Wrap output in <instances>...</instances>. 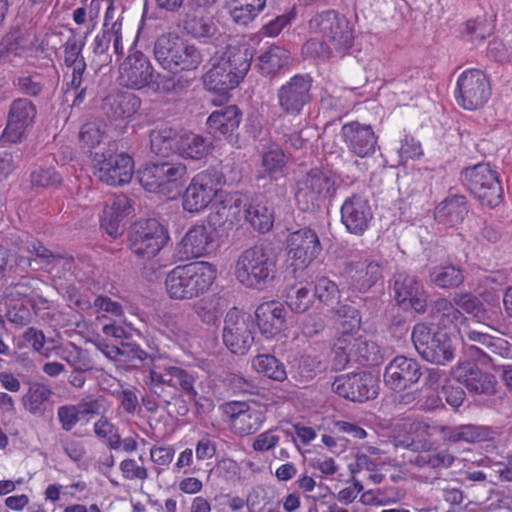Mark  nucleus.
Instances as JSON below:
<instances>
[{
    "label": "nucleus",
    "instance_id": "nucleus-5",
    "mask_svg": "<svg viewBox=\"0 0 512 512\" xmlns=\"http://www.w3.org/2000/svg\"><path fill=\"white\" fill-rule=\"evenodd\" d=\"M137 177L145 190L172 198L180 194L188 174L183 163L157 161L145 164Z\"/></svg>",
    "mask_w": 512,
    "mask_h": 512
},
{
    "label": "nucleus",
    "instance_id": "nucleus-4",
    "mask_svg": "<svg viewBox=\"0 0 512 512\" xmlns=\"http://www.w3.org/2000/svg\"><path fill=\"white\" fill-rule=\"evenodd\" d=\"M360 320L355 319L351 331H343L334 343L333 367L344 370L350 363L361 366H376L382 362L383 355L380 347L374 341L356 337L352 331L359 330Z\"/></svg>",
    "mask_w": 512,
    "mask_h": 512
},
{
    "label": "nucleus",
    "instance_id": "nucleus-12",
    "mask_svg": "<svg viewBox=\"0 0 512 512\" xmlns=\"http://www.w3.org/2000/svg\"><path fill=\"white\" fill-rule=\"evenodd\" d=\"M469 191L483 206L494 208L502 202L503 189L497 171L488 163H479L462 172Z\"/></svg>",
    "mask_w": 512,
    "mask_h": 512
},
{
    "label": "nucleus",
    "instance_id": "nucleus-51",
    "mask_svg": "<svg viewBox=\"0 0 512 512\" xmlns=\"http://www.w3.org/2000/svg\"><path fill=\"white\" fill-rule=\"evenodd\" d=\"M31 185L36 188L57 187L62 182V177L52 167L38 168L31 173Z\"/></svg>",
    "mask_w": 512,
    "mask_h": 512
},
{
    "label": "nucleus",
    "instance_id": "nucleus-20",
    "mask_svg": "<svg viewBox=\"0 0 512 512\" xmlns=\"http://www.w3.org/2000/svg\"><path fill=\"white\" fill-rule=\"evenodd\" d=\"M332 388L339 396L354 402H365L374 399L378 394L376 380L367 373L338 376Z\"/></svg>",
    "mask_w": 512,
    "mask_h": 512
},
{
    "label": "nucleus",
    "instance_id": "nucleus-1",
    "mask_svg": "<svg viewBox=\"0 0 512 512\" xmlns=\"http://www.w3.org/2000/svg\"><path fill=\"white\" fill-rule=\"evenodd\" d=\"M234 276L246 288L265 290L273 287L279 277L277 255L263 244L247 248L237 257Z\"/></svg>",
    "mask_w": 512,
    "mask_h": 512
},
{
    "label": "nucleus",
    "instance_id": "nucleus-48",
    "mask_svg": "<svg viewBox=\"0 0 512 512\" xmlns=\"http://www.w3.org/2000/svg\"><path fill=\"white\" fill-rule=\"evenodd\" d=\"M148 356L149 354L138 344L127 340L120 342L119 364L130 368H139Z\"/></svg>",
    "mask_w": 512,
    "mask_h": 512
},
{
    "label": "nucleus",
    "instance_id": "nucleus-46",
    "mask_svg": "<svg viewBox=\"0 0 512 512\" xmlns=\"http://www.w3.org/2000/svg\"><path fill=\"white\" fill-rule=\"evenodd\" d=\"M314 296L324 305L334 308L339 303L340 291L335 282L322 276L316 279Z\"/></svg>",
    "mask_w": 512,
    "mask_h": 512
},
{
    "label": "nucleus",
    "instance_id": "nucleus-9",
    "mask_svg": "<svg viewBox=\"0 0 512 512\" xmlns=\"http://www.w3.org/2000/svg\"><path fill=\"white\" fill-rule=\"evenodd\" d=\"M216 0H192L186 11L179 16L178 26L182 32L200 42H214L221 36L215 18L208 9Z\"/></svg>",
    "mask_w": 512,
    "mask_h": 512
},
{
    "label": "nucleus",
    "instance_id": "nucleus-18",
    "mask_svg": "<svg viewBox=\"0 0 512 512\" xmlns=\"http://www.w3.org/2000/svg\"><path fill=\"white\" fill-rule=\"evenodd\" d=\"M37 115V108L27 98H17L12 101L7 116V124L0 141L19 143L25 136L26 129L32 126Z\"/></svg>",
    "mask_w": 512,
    "mask_h": 512
},
{
    "label": "nucleus",
    "instance_id": "nucleus-42",
    "mask_svg": "<svg viewBox=\"0 0 512 512\" xmlns=\"http://www.w3.org/2000/svg\"><path fill=\"white\" fill-rule=\"evenodd\" d=\"M263 420L262 412L249 406L237 420H232L231 428L235 434L243 437L255 433L261 427Z\"/></svg>",
    "mask_w": 512,
    "mask_h": 512
},
{
    "label": "nucleus",
    "instance_id": "nucleus-60",
    "mask_svg": "<svg viewBox=\"0 0 512 512\" xmlns=\"http://www.w3.org/2000/svg\"><path fill=\"white\" fill-rule=\"evenodd\" d=\"M133 211L130 199L125 195H119L113 198L111 205L106 206L104 213H110L121 218H125Z\"/></svg>",
    "mask_w": 512,
    "mask_h": 512
},
{
    "label": "nucleus",
    "instance_id": "nucleus-64",
    "mask_svg": "<svg viewBox=\"0 0 512 512\" xmlns=\"http://www.w3.org/2000/svg\"><path fill=\"white\" fill-rule=\"evenodd\" d=\"M301 328L305 336L313 337L324 330L325 322L320 314H309L302 320Z\"/></svg>",
    "mask_w": 512,
    "mask_h": 512
},
{
    "label": "nucleus",
    "instance_id": "nucleus-13",
    "mask_svg": "<svg viewBox=\"0 0 512 512\" xmlns=\"http://www.w3.org/2000/svg\"><path fill=\"white\" fill-rule=\"evenodd\" d=\"M295 200L300 210L315 211L326 197L336 192V181L329 172L319 168L311 169L297 182Z\"/></svg>",
    "mask_w": 512,
    "mask_h": 512
},
{
    "label": "nucleus",
    "instance_id": "nucleus-59",
    "mask_svg": "<svg viewBox=\"0 0 512 512\" xmlns=\"http://www.w3.org/2000/svg\"><path fill=\"white\" fill-rule=\"evenodd\" d=\"M79 139L85 146L93 148L100 144L102 133L95 123L89 122L81 127Z\"/></svg>",
    "mask_w": 512,
    "mask_h": 512
},
{
    "label": "nucleus",
    "instance_id": "nucleus-54",
    "mask_svg": "<svg viewBox=\"0 0 512 512\" xmlns=\"http://www.w3.org/2000/svg\"><path fill=\"white\" fill-rule=\"evenodd\" d=\"M149 88L158 93L180 94L184 90L185 84L175 76L158 74L152 78Z\"/></svg>",
    "mask_w": 512,
    "mask_h": 512
},
{
    "label": "nucleus",
    "instance_id": "nucleus-57",
    "mask_svg": "<svg viewBox=\"0 0 512 512\" xmlns=\"http://www.w3.org/2000/svg\"><path fill=\"white\" fill-rule=\"evenodd\" d=\"M57 417L61 424V428L66 432L71 431L80 420V416L75 405H63L58 407Z\"/></svg>",
    "mask_w": 512,
    "mask_h": 512
},
{
    "label": "nucleus",
    "instance_id": "nucleus-55",
    "mask_svg": "<svg viewBox=\"0 0 512 512\" xmlns=\"http://www.w3.org/2000/svg\"><path fill=\"white\" fill-rule=\"evenodd\" d=\"M171 376L174 378L175 389L179 388L191 399L194 400L197 396V391L194 388L195 377L187 370L174 366Z\"/></svg>",
    "mask_w": 512,
    "mask_h": 512
},
{
    "label": "nucleus",
    "instance_id": "nucleus-27",
    "mask_svg": "<svg viewBox=\"0 0 512 512\" xmlns=\"http://www.w3.org/2000/svg\"><path fill=\"white\" fill-rule=\"evenodd\" d=\"M172 369H174V366L162 367L153 364L145 380L150 392L166 405H170L174 400L181 397V394L175 389L174 378L171 376L173 374Z\"/></svg>",
    "mask_w": 512,
    "mask_h": 512
},
{
    "label": "nucleus",
    "instance_id": "nucleus-61",
    "mask_svg": "<svg viewBox=\"0 0 512 512\" xmlns=\"http://www.w3.org/2000/svg\"><path fill=\"white\" fill-rule=\"evenodd\" d=\"M486 350V362L494 366V362L497 356L506 357L510 353L508 342L492 336V341L487 345Z\"/></svg>",
    "mask_w": 512,
    "mask_h": 512
},
{
    "label": "nucleus",
    "instance_id": "nucleus-6",
    "mask_svg": "<svg viewBox=\"0 0 512 512\" xmlns=\"http://www.w3.org/2000/svg\"><path fill=\"white\" fill-rule=\"evenodd\" d=\"M309 29L311 33L327 41L337 57H344L353 47V25L335 10H326L314 15L309 20Z\"/></svg>",
    "mask_w": 512,
    "mask_h": 512
},
{
    "label": "nucleus",
    "instance_id": "nucleus-25",
    "mask_svg": "<svg viewBox=\"0 0 512 512\" xmlns=\"http://www.w3.org/2000/svg\"><path fill=\"white\" fill-rule=\"evenodd\" d=\"M154 78V69L148 57L141 52L129 55L120 67V84L131 89L149 87Z\"/></svg>",
    "mask_w": 512,
    "mask_h": 512
},
{
    "label": "nucleus",
    "instance_id": "nucleus-30",
    "mask_svg": "<svg viewBox=\"0 0 512 512\" xmlns=\"http://www.w3.org/2000/svg\"><path fill=\"white\" fill-rule=\"evenodd\" d=\"M141 106V99L131 92L113 91L102 102V110L112 119H124L135 115Z\"/></svg>",
    "mask_w": 512,
    "mask_h": 512
},
{
    "label": "nucleus",
    "instance_id": "nucleus-62",
    "mask_svg": "<svg viewBox=\"0 0 512 512\" xmlns=\"http://www.w3.org/2000/svg\"><path fill=\"white\" fill-rule=\"evenodd\" d=\"M493 27L491 24L486 23L484 19H476L466 23V32L471 35L472 40H484L487 36L491 35Z\"/></svg>",
    "mask_w": 512,
    "mask_h": 512
},
{
    "label": "nucleus",
    "instance_id": "nucleus-15",
    "mask_svg": "<svg viewBox=\"0 0 512 512\" xmlns=\"http://www.w3.org/2000/svg\"><path fill=\"white\" fill-rule=\"evenodd\" d=\"M312 84L313 79L309 74H296L282 84L276 95L281 111L291 116L300 115L312 101Z\"/></svg>",
    "mask_w": 512,
    "mask_h": 512
},
{
    "label": "nucleus",
    "instance_id": "nucleus-31",
    "mask_svg": "<svg viewBox=\"0 0 512 512\" xmlns=\"http://www.w3.org/2000/svg\"><path fill=\"white\" fill-rule=\"evenodd\" d=\"M255 317L261 333L271 337L280 333L284 328L286 309L277 301L264 302L257 307Z\"/></svg>",
    "mask_w": 512,
    "mask_h": 512
},
{
    "label": "nucleus",
    "instance_id": "nucleus-17",
    "mask_svg": "<svg viewBox=\"0 0 512 512\" xmlns=\"http://www.w3.org/2000/svg\"><path fill=\"white\" fill-rule=\"evenodd\" d=\"M491 95L486 75L478 69L464 71L457 81L456 99L464 109L481 108Z\"/></svg>",
    "mask_w": 512,
    "mask_h": 512
},
{
    "label": "nucleus",
    "instance_id": "nucleus-38",
    "mask_svg": "<svg viewBox=\"0 0 512 512\" xmlns=\"http://www.w3.org/2000/svg\"><path fill=\"white\" fill-rule=\"evenodd\" d=\"M150 149L155 155L166 157L177 149V132L170 127L153 129L149 134Z\"/></svg>",
    "mask_w": 512,
    "mask_h": 512
},
{
    "label": "nucleus",
    "instance_id": "nucleus-44",
    "mask_svg": "<svg viewBox=\"0 0 512 512\" xmlns=\"http://www.w3.org/2000/svg\"><path fill=\"white\" fill-rule=\"evenodd\" d=\"M486 439L487 432L483 427L475 426L472 424L450 426V433L448 436L449 442L476 443L485 441Z\"/></svg>",
    "mask_w": 512,
    "mask_h": 512
},
{
    "label": "nucleus",
    "instance_id": "nucleus-33",
    "mask_svg": "<svg viewBox=\"0 0 512 512\" xmlns=\"http://www.w3.org/2000/svg\"><path fill=\"white\" fill-rule=\"evenodd\" d=\"M458 380L471 395L493 396L497 393L496 377L476 366L467 369Z\"/></svg>",
    "mask_w": 512,
    "mask_h": 512
},
{
    "label": "nucleus",
    "instance_id": "nucleus-49",
    "mask_svg": "<svg viewBox=\"0 0 512 512\" xmlns=\"http://www.w3.org/2000/svg\"><path fill=\"white\" fill-rule=\"evenodd\" d=\"M23 249L26 252L35 255L36 259L40 260L44 265H57L61 261H65L67 263L72 261V258L70 257H64L59 253L50 251L38 240L28 241Z\"/></svg>",
    "mask_w": 512,
    "mask_h": 512
},
{
    "label": "nucleus",
    "instance_id": "nucleus-3",
    "mask_svg": "<svg viewBox=\"0 0 512 512\" xmlns=\"http://www.w3.org/2000/svg\"><path fill=\"white\" fill-rule=\"evenodd\" d=\"M216 279V269L208 262H193L173 268L166 276L168 295L176 300H188L206 292Z\"/></svg>",
    "mask_w": 512,
    "mask_h": 512
},
{
    "label": "nucleus",
    "instance_id": "nucleus-41",
    "mask_svg": "<svg viewBox=\"0 0 512 512\" xmlns=\"http://www.w3.org/2000/svg\"><path fill=\"white\" fill-rule=\"evenodd\" d=\"M253 368L264 376L279 382H283L287 378L284 364L274 355L260 354L252 360Z\"/></svg>",
    "mask_w": 512,
    "mask_h": 512
},
{
    "label": "nucleus",
    "instance_id": "nucleus-23",
    "mask_svg": "<svg viewBox=\"0 0 512 512\" xmlns=\"http://www.w3.org/2000/svg\"><path fill=\"white\" fill-rule=\"evenodd\" d=\"M341 223L349 233L362 235L373 219V211L369 201L360 194H353L343 202L341 209Z\"/></svg>",
    "mask_w": 512,
    "mask_h": 512
},
{
    "label": "nucleus",
    "instance_id": "nucleus-34",
    "mask_svg": "<svg viewBox=\"0 0 512 512\" xmlns=\"http://www.w3.org/2000/svg\"><path fill=\"white\" fill-rule=\"evenodd\" d=\"M468 213L466 197L452 195L445 198L434 211V217L438 223L455 226L464 220Z\"/></svg>",
    "mask_w": 512,
    "mask_h": 512
},
{
    "label": "nucleus",
    "instance_id": "nucleus-52",
    "mask_svg": "<svg viewBox=\"0 0 512 512\" xmlns=\"http://www.w3.org/2000/svg\"><path fill=\"white\" fill-rule=\"evenodd\" d=\"M247 206L248 204L244 203V199L240 194H230L219 203L215 216H225L226 218L231 216L233 219H237L242 207L245 210Z\"/></svg>",
    "mask_w": 512,
    "mask_h": 512
},
{
    "label": "nucleus",
    "instance_id": "nucleus-24",
    "mask_svg": "<svg viewBox=\"0 0 512 512\" xmlns=\"http://www.w3.org/2000/svg\"><path fill=\"white\" fill-rule=\"evenodd\" d=\"M393 290L394 298L399 305L410 307L418 313L426 310L427 295L416 276L397 272L394 275Z\"/></svg>",
    "mask_w": 512,
    "mask_h": 512
},
{
    "label": "nucleus",
    "instance_id": "nucleus-28",
    "mask_svg": "<svg viewBox=\"0 0 512 512\" xmlns=\"http://www.w3.org/2000/svg\"><path fill=\"white\" fill-rule=\"evenodd\" d=\"M453 303L460 311L472 315L477 322L484 325L485 329L496 330L493 323L497 318L498 311L485 305L476 295L471 292H456L453 295Z\"/></svg>",
    "mask_w": 512,
    "mask_h": 512
},
{
    "label": "nucleus",
    "instance_id": "nucleus-8",
    "mask_svg": "<svg viewBox=\"0 0 512 512\" xmlns=\"http://www.w3.org/2000/svg\"><path fill=\"white\" fill-rule=\"evenodd\" d=\"M411 338L418 354L428 362L445 365L454 358L456 347L445 331L432 332L426 324L419 323L414 326Z\"/></svg>",
    "mask_w": 512,
    "mask_h": 512
},
{
    "label": "nucleus",
    "instance_id": "nucleus-29",
    "mask_svg": "<svg viewBox=\"0 0 512 512\" xmlns=\"http://www.w3.org/2000/svg\"><path fill=\"white\" fill-rule=\"evenodd\" d=\"M213 242V228L204 223L193 225L180 242L181 252L186 258H197L207 254Z\"/></svg>",
    "mask_w": 512,
    "mask_h": 512
},
{
    "label": "nucleus",
    "instance_id": "nucleus-16",
    "mask_svg": "<svg viewBox=\"0 0 512 512\" xmlns=\"http://www.w3.org/2000/svg\"><path fill=\"white\" fill-rule=\"evenodd\" d=\"M286 249L294 270H302L321 254L323 248L317 232L310 227H304L288 235Z\"/></svg>",
    "mask_w": 512,
    "mask_h": 512
},
{
    "label": "nucleus",
    "instance_id": "nucleus-39",
    "mask_svg": "<svg viewBox=\"0 0 512 512\" xmlns=\"http://www.w3.org/2000/svg\"><path fill=\"white\" fill-rule=\"evenodd\" d=\"M430 316L437 325L443 327L466 320L462 311L456 308L453 300L450 301L446 298H439L433 302L430 310Z\"/></svg>",
    "mask_w": 512,
    "mask_h": 512
},
{
    "label": "nucleus",
    "instance_id": "nucleus-14",
    "mask_svg": "<svg viewBox=\"0 0 512 512\" xmlns=\"http://www.w3.org/2000/svg\"><path fill=\"white\" fill-rule=\"evenodd\" d=\"M95 176L99 181L110 186H122L131 181L134 172V162L126 153H115L113 149L96 152Z\"/></svg>",
    "mask_w": 512,
    "mask_h": 512
},
{
    "label": "nucleus",
    "instance_id": "nucleus-37",
    "mask_svg": "<svg viewBox=\"0 0 512 512\" xmlns=\"http://www.w3.org/2000/svg\"><path fill=\"white\" fill-rule=\"evenodd\" d=\"M211 145L207 138L189 132L178 135L176 152L184 159L200 160L210 153Z\"/></svg>",
    "mask_w": 512,
    "mask_h": 512
},
{
    "label": "nucleus",
    "instance_id": "nucleus-56",
    "mask_svg": "<svg viewBox=\"0 0 512 512\" xmlns=\"http://www.w3.org/2000/svg\"><path fill=\"white\" fill-rule=\"evenodd\" d=\"M278 429H270L257 435L252 448L257 452H266L273 449L280 441Z\"/></svg>",
    "mask_w": 512,
    "mask_h": 512
},
{
    "label": "nucleus",
    "instance_id": "nucleus-19",
    "mask_svg": "<svg viewBox=\"0 0 512 512\" xmlns=\"http://www.w3.org/2000/svg\"><path fill=\"white\" fill-rule=\"evenodd\" d=\"M252 322L234 308L224 320L223 342L234 354L244 355L254 342L251 331Z\"/></svg>",
    "mask_w": 512,
    "mask_h": 512
},
{
    "label": "nucleus",
    "instance_id": "nucleus-21",
    "mask_svg": "<svg viewBox=\"0 0 512 512\" xmlns=\"http://www.w3.org/2000/svg\"><path fill=\"white\" fill-rule=\"evenodd\" d=\"M421 364L406 356H396L386 366L384 383L393 391H403L416 384L422 376Z\"/></svg>",
    "mask_w": 512,
    "mask_h": 512
},
{
    "label": "nucleus",
    "instance_id": "nucleus-7",
    "mask_svg": "<svg viewBox=\"0 0 512 512\" xmlns=\"http://www.w3.org/2000/svg\"><path fill=\"white\" fill-rule=\"evenodd\" d=\"M154 56L158 63L171 72L194 70L203 61L200 50L185 43L177 34L159 36L154 44Z\"/></svg>",
    "mask_w": 512,
    "mask_h": 512
},
{
    "label": "nucleus",
    "instance_id": "nucleus-11",
    "mask_svg": "<svg viewBox=\"0 0 512 512\" xmlns=\"http://www.w3.org/2000/svg\"><path fill=\"white\" fill-rule=\"evenodd\" d=\"M224 183V175L217 167L200 171L191 179L183 193V209L189 213H200L212 202L218 187Z\"/></svg>",
    "mask_w": 512,
    "mask_h": 512
},
{
    "label": "nucleus",
    "instance_id": "nucleus-43",
    "mask_svg": "<svg viewBox=\"0 0 512 512\" xmlns=\"http://www.w3.org/2000/svg\"><path fill=\"white\" fill-rule=\"evenodd\" d=\"M52 391L44 384H33L23 396L22 401L24 408L31 414H42L43 404L49 400Z\"/></svg>",
    "mask_w": 512,
    "mask_h": 512
},
{
    "label": "nucleus",
    "instance_id": "nucleus-26",
    "mask_svg": "<svg viewBox=\"0 0 512 512\" xmlns=\"http://www.w3.org/2000/svg\"><path fill=\"white\" fill-rule=\"evenodd\" d=\"M341 135L348 150L358 157H369L376 151L378 138L371 125L352 121L342 126Z\"/></svg>",
    "mask_w": 512,
    "mask_h": 512
},
{
    "label": "nucleus",
    "instance_id": "nucleus-32",
    "mask_svg": "<svg viewBox=\"0 0 512 512\" xmlns=\"http://www.w3.org/2000/svg\"><path fill=\"white\" fill-rule=\"evenodd\" d=\"M241 113L237 106L229 105L214 112L207 119V128L214 137H230L239 127Z\"/></svg>",
    "mask_w": 512,
    "mask_h": 512
},
{
    "label": "nucleus",
    "instance_id": "nucleus-45",
    "mask_svg": "<svg viewBox=\"0 0 512 512\" xmlns=\"http://www.w3.org/2000/svg\"><path fill=\"white\" fill-rule=\"evenodd\" d=\"M286 164L287 157L281 149L270 150L262 157L264 171L273 180L285 177Z\"/></svg>",
    "mask_w": 512,
    "mask_h": 512
},
{
    "label": "nucleus",
    "instance_id": "nucleus-47",
    "mask_svg": "<svg viewBox=\"0 0 512 512\" xmlns=\"http://www.w3.org/2000/svg\"><path fill=\"white\" fill-rule=\"evenodd\" d=\"M314 293L305 286L291 287L286 295V304L296 313H304L314 302Z\"/></svg>",
    "mask_w": 512,
    "mask_h": 512
},
{
    "label": "nucleus",
    "instance_id": "nucleus-36",
    "mask_svg": "<svg viewBox=\"0 0 512 512\" xmlns=\"http://www.w3.org/2000/svg\"><path fill=\"white\" fill-rule=\"evenodd\" d=\"M292 64L290 52L279 46H270L258 57V68L262 75L274 77Z\"/></svg>",
    "mask_w": 512,
    "mask_h": 512
},
{
    "label": "nucleus",
    "instance_id": "nucleus-50",
    "mask_svg": "<svg viewBox=\"0 0 512 512\" xmlns=\"http://www.w3.org/2000/svg\"><path fill=\"white\" fill-rule=\"evenodd\" d=\"M83 43H78L75 38H70L64 45V62L68 67L74 68L78 73L85 71L86 64L81 55Z\"/></svg>",
    "mask_w": 512,
    "mask_h": 512
},
{
    "label": "nucleus",
    "instance_id": "nucleus-63",
    "mask_svg": "<svg viewBox=\"0 0 512 512\" xmlns=\"http://www.w3.org/2000/svg\"><path fill=\"white\" fill-rule=\"evenodd\" d=\"M17 86L23 94L30 97L39 96L44 89V84L35 76L19 77L17 79Z\"/></svg>",
    "mask_w": 512,
    "mask_h": 512
},
{
    "label": "nucleus",
    "instance_id": "nucleus-40",
    "mask_svg": "<svg viewBox=\"0 0 512 512\" xmlns=\"http://www.w3.org/2000/svg\"><path fill=\"white\" fill-rule=\"evenodd\" d=\"M429 277L432 283L445 289L456 288L464 282L461 268L452 264L433 267Z\"/></svg>",
    "mask_w": 512,
    "mask_h": 512
},
{
    "label": "nucleus",
    "instance_id": "nucleus-22",
    "mask_svg": "<svg viewBox=\"0 0 512 512\" xmlns=\"http://www.w3.org/2000/svg\"><path fill=\"white\" fill-rule=\"evenodd\" d=\"M344 277L350 290L365 293L383 278V265L372 259L351 261L345 265Z\"/></svg>",
    "mask_w": 512,
    "mask_h": 512
},
{
    "label": "nucleus",
    "instance_id": "nucleus-35",
    "mask_svg": "<svg viewBox=\"0 0 512 512\" xmlns=\"http://www.w3.org/2000/svg\"><path fill=\"white\" fill-rule=\"evenodd\" d=\"M245 219L259 233H266L274 223V213L264 197H255L244 210Z\"/></svg>",
    "mask_w": 512,
    "mask_h": 512
},
{
    "label": "nucleus",
    "instance_id": "nucleus-53",
    "mask_svg": "<svg viewBox=\"0 0 512 512\" xmlns=\"http://www.w3.org/2000/svg\"><path fill=\"white\" fill-rule=\"evenodd\" d=\"M302 54L305 57L318 58L321 60H329L331 57H336L330 45L324 39L320 40L312 38L307 40L302 46Z\"/></svg>",
    "mask_w": 512,
    "mask_h": 512
},
{
    "label": "nucleus",
    "instance_id": "nucleus-58",
    "mask_svg": "<svg viewBox=\"0 0 512 512\" xmlns=\"http://www.w3.org/2000/svg\"><path fill=\"white\" fill-rule=\"evenodd\" d=\"M319 363L310 356H302L300 358L296 379L301 383L305 384L312 380L316 376V368Z\"/></svg>",
    "mask_w": 512,
    "mask_h": 512
},
{
    "label": "nucleus",
    "instance_id": "nucleus-2",
    "mask_svg": "<svg viewBox=\"0 0 512 512\" xmlns=\"http://www.w3.org/2000/svg\"><path fill=\"white\" fill-rule=\"evenodd\" d=\"M252 53L246 47L228 46L203 76L206 90L226 95L239 85L250 69Z\"/></svg>",
    "mask_w": 512,
    "mask_h": 512
},
{
    "label": "nucleus",
    "instance_id": "nucleus-10",
    "mask_svg": "<svg viewBox=\"0 0 512 512\" xmlns=\"http://www.w3.org/2000/svg\"><path fill=\"white\" fill-rule=\"evenodd\" d=\"M129 248L141 259L154 258L167 244V229L157 219H141L129 229Z\"/></svg>",
    "mask_w": 512,
    "mask_h": 512
}]
</instances>
